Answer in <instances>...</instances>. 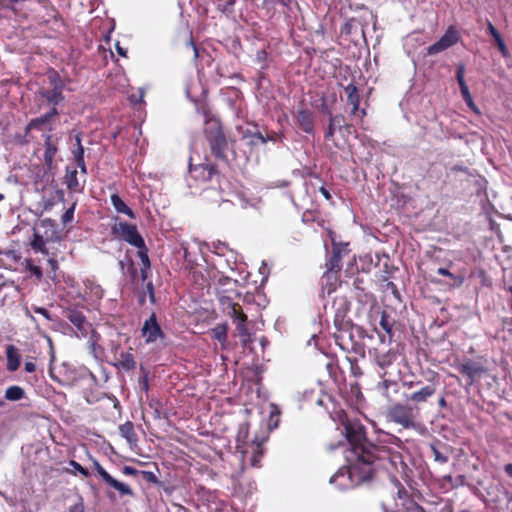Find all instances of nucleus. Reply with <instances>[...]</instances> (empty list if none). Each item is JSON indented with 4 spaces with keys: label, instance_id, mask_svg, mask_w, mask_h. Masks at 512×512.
Masks as SVG:
<instances>
[{
    "label": "nucleus",
    "instance_id": "obj_52",
    "mask_svg": "<svg viewBox=\"0 0 512 512\" xmlns=\"http://www.w3.org/2000/svg\"><path fill=\"white\" fill-rule=\"evenodd\" d=\"M33 311H34L35 313H37V314L42 315L43 317H45V318H46L47 320H49V321H52V320H53V318H52V316H51L50 312H49L46 308H44V307L34 306V307H33Z\"/></svg>",
    "mask_w": 512,
    "mask_h": 512
},
{
    "label": "nucleus",
    "instance_id": "obj_39",
    "mask_svg": "<svg viewBox=\"0 0 512 512\" xmlns=\"http://www.w3.org/2000/svg\"><path fill=\"white\" fill-rule=\"evenodd\" d=\"M390 387H393L394 388V392L397 393L398 392V385L395 381H391V380H384L382 381L381 383H379V389L381 390V393L384 397H386L387 399L391 400V396L389 394V388Z\"/></svg>",
    "mask_w": 512,
    "mask_h": 512
},
{
    "label": "nucleus",
    "instance_id": "obj_50",
    "mask_svg": "<svg viewBox=\"0 0 512 512\" xmlns=\"http://www.w3.org/2000/svg\"><path fill=\"white\" fill-rule=\"evenodd\" d=\"M437 273L441 276H447L449 278H451L452 280L454 281H458L460 284L463 282V277H460V276H455L453 273H451L448 269L446 268H438L437 269Z\"/></svg>",
    "mask_w": 512,
    "mask_h": 512
},
{
    "label": "nucleus",
    "instance_id": "obj_34",
    "mask_svg": "<svg viewBox=\"0 0 512 512\" xmlns=\"http://www.w3.org/2000/svg\"><path fill=\"white\" fill-rule=\"evenodd\" d=\"M228 325L226 323L217 324L211 329L212 338L219 341L224 347L227 343Z\"/></svg>",
    "mask_w": 512,
    "mask_h": 512
},
{
    "label": "nucleus",
    "instance_id": "obj_43",
    "mask_svg": "<svg viewBox=\"0 0 512 512\" xmlns=\"http://www.w3.org/2000/svg\"><path fill=\"white\" fill-rule=\"evenodd\" d=\"M263 447L261 443H257L254 449L253 456L251 458V464L253 467H259L260 466V460L263 456Z\"/></svg>",
    "mask_w": 512,
    "mask_h": 512
},
{
    "label": "nucleus",
    "instance_id": "obj_22",
    "mask_svg": "<svg viewBox=\"0 0 512 512\" xmlns=\"http://www.w3.org/2000/svg\"><path fill=\"white\" fill-rule=\"evenodd\" d=\"M298 127L307 134L314 133V114L307 108H298L295 113Z\"/></svg>",
    "mask_w": 512,
    "mask_h": 512
},
{
    "label": "nucleus",
    "instance_id": "obj_37",
    "mask_svg": "<svg viewBox=\"0 0 512 512\" xmlns=\"http://www.w3.org/2000/svg\"><path fill=\"white\" fill-rule=\"evenodd\" d=\"M25 396V391L18 385L9 386L5 391V398L9 401H18Z\"/></svg>",
    "mask_w": 512,
    "mask_h": 512
},
{
    "label": "nucleus",
    "instance_id": "obj_8",
    "mask_svg": "<svg viewBox=\"0 0 512 512\" xmlns=\"http://www.w3.org/2000/svg\"><path fill=\"white\" fill-rule=\"evenodd\" d=\"M189 174L199 183H207L213 179H219L220 172L215 164H213L207 157L201 163H193V158L189 162Z\"/></svg>",
    "mask_w": 512,
    "mask_h": 512
},
{
    "label": "nucleus",
    "instance_id": "obj_45",
    "mask_svg": "<svg viewBox=\"0 0 512 512\" xmlns=\"http://www.w3.org/2000/svg\"><path fill=\"white\" fill-rule=\"evenodd\" d=\"M248 136L251 137V141H250L251 144H256L257 143L256 140H258L262 144H265V143L268 142V137H265V135H263L259 131H256L254 133H251L250 131H247L244 134V137H248Z\"/></svg>",
    "mask_w": 512,
    "mask_h": 512
},
{
    "label": "nucleus",
    "instance_id": "obj_58",
    "mask_svg": "<svg viewBox=\"0 0 512 512\" xmlns=\"http://www.w3.org/2000/svg\"><path fill=\"white\" fill-rule=\"evenodd\" d=\"M142 474H143V477H144V479L146 481L152 482V483H156L157 482V477L155 476V474L153 472L142 471Z\"/></svg>",
    "mask_w": 512,
    "mask_h": 512
},
{
    "label": "nucleus",
    "instance_id": "obj_35",
    "mask_svg": "<svg viewBox=\"0 0 512 512\" xmlns=\"http://www.w3.org/2000/svg\"><path fill=\"white\" fill-rule=\"evenodd\" d=\"M464 74H465V66L463 64L458 65L457 71H456V79L459 84L462 97H463V99L464 98L470 99L471 94H470L469 88L465 82Z\"/></svg>",
    "mask_w": 512,
    "mask_h": 512
},
{
    "label": "nucleus",
    "instance_id": "obj_38",
    "mask_svg": "<svg viewBox=\"0 0 512 512\" xmlns=\"http://www.w3.org/2000/svg\"><path fill=\"white\" fill-rule=\"evenodd\" d=\"M47 78L49 81V88H54V89L59 88L61 90H64V86H65L64 82L56 70H54V69L49 70L47 73Z\"/></svg>",
    "mask_w": 512,
    "mask_h": 512
},
{
    "label": "nucleus",
    "instance_id": "obj_18",
    "mask_svg": "<svg viewBox=\"0 0 512 512\" xmlns=\"http://www.w3.org/2000/svg\"><path fill=\"white\" fill-rule=\"evenodd\" d=\"M486 492L488 496L487 502L495 506H498L504 501L507 503L512 502V492L501 484L490 485Z\"/></svg>",
    "mask_w": 512,
    "mask_h": 512
},
{
    "label": "nucleus",
    "instance_id": "obj_30",
    "mask_svg": "<svg viewBox=\"0 0 512 512\" xmlns=\"http://www.w3.org/2000/svg\"><path fill=\"white\" fill-rule=\"evenodd\" d=\"M77 170L76 168H70L69 166L66 168V175L64 177V183L66 187L72 192H81L82 188L80 187L78 178H77Z\"/></svg>",
    "mask_w": 512,
    "mask_h": 512
},
{
    "label": "nucleus",
    "instance_id": "obj_20",
    "mask_svg": "<svg viewBox=\"0 0 512 512\" xmlns=\"http://www.w3.org/2000/svg\"><path fill=\"white\" fill-rule=\"evenodd\" d=\"M58 139L54 138V136L50 133L44 135V154L43 161L47 170L51 171L54 168V158L58 152L57 147Z\"/></svg>",
    "mask_w": 512,
    "mask_h": 512
},
{
    "label": "nucleus",
    "instance_id": "obj_17",
    "mask_svg": "<svg viewBox=\"0 0 512 512\" xmlns=\"http://www.w3.org/2000/svg\"><path fill=\"white\" fill-rule=\"evenodd\" d=\"M457 370L466 378L468 386L474 384L477 376H481L486 373V369L481 364L471 360L458 364Z\"/></svg>",
    "mask_w": 512,
    "mask_h": 512
},
{
    "label": "nucleus",
    "instance_id": "obj_56",
    "mask_svg": "<svg viewBox=\"0 0 512 512\" xmlns=\"http://www.w3.org/2000/svg\"><path fill=\"white\" fill-rule=\"evenodd\" d=\"M29 271H30L34 276H36L38 279H41V278H42V276H43L42 269H41V267H39V266H36V265H30V266H29Z\"/></svg>",
    "mask_w": 512,
    "mask_h": 512
},
{
    "label": "nucleus",
    "instance_id": "obj_54",
    "mask_svg": "<svg viewBox=\"0 0 512 512\" xmlns=\"http://www.w3.org/2000/svg\"><path fill=\"white\" fill-rule=\"evenodd\" d=\"M149 269L150 268L141 267L138 274L139 283L145 284L147 282Z\"/></svg>",
    "mask_w": 512,
    "mask_h": 512
},
{
    "label": "nucleus",
    "instance_id": "obj_10",
    "mask_svg": "<svg viewBox=\"0 0 512 512\" xmlns=\"http://www.w3.org/2000/svg\"><path fill=\"white\" fill-rule=\"evenodd\" d=\"M93 468L99 479L108 488L116 490L121 497L134 495L133 490L128 484L121 482L111 476L96 459H93Z\"/></svg>",
    "mask_w": 512,
    "mask_h": 512
},
{
    "label": "nucleus",
    "instance_id": "obj_51",
    "mask_svg": "<svg viewBox=\"0 0 512 512\" xmlns=\"http://www.w3.org/2000/svg\"><path fill=\"white\" fill-rule=\"evenodd\" d=\"M128 273L130 275L132 283L138 285L139 284V279H138L139 273H138L137 268L134 266L133 262H131L130 265L128 266Z\"/></svg>",
    "mask_w": 512,
    "mask_h": 512
},
{
    "label": "nucleus",
    "instance_id": "obj_5",
    "mask_svg": "<svg viewBox=\"0 0 512 512\" xmlns=\"http://www.w3.org/2000/svg\"><path fill=\"white\" fill-rule=\"evenodd\" d=\"M419 414V408L409 404L394 403L388 408L387 417L390 421L401 425L405 429L416 427V418Z\"/></svg>",
    "mask_w": 512,
    "mask_h": 512
},
{
    "label": "nucleus",
    "instance_id": "obj_9",
    "mask_svg": "<svg viewBox=\"0 0 512 512\" xmlns=\"http://www.w3.org/2000/svg\"><path fill=\"white\" fill-rule=\"evenodd\" d=\"M112 234L136 248L144 246L145 241L134 224L119 222L112 227Z\"/></svg>",
    "mask_w": 512,
    "mask_h": 512
},
{
    "label": "nucleus",
    "instance_id": "obj_62",
    "mask_svg": "<svg viewBox=\"0 0 512 512\" xmlns=\"http://www.w3.org/2000/svg\"><path fill=\"white\" fill-rule=\"evenodd\" d=\"M75 148H84L83 145H82V133L81 132H78L76 133L75 137Z\"/></svg>",
    "mask_w": 512,
    "mask_h": 512
},
{
    "label": "nucleus",
    "instance_id": "obj_6",
    "mask_svg": "<svg viewBox=\"0 0 512 512\" xmlns=\"http://www.w3.org/2000/svg\"><path fill=\"white\" fill-rule=\"evenodd\" d=\"M335 328L336 332H334L333 337L337 346H339L345 352H353L362 357L365 356L364 345L356 341L352 334V323Z\"/></svg>",
    "mask_w": 512,
    "mask_h": 512
},
{
    "label": "nucleus",
    "instance_id": "obj_49",
    "mask_svg": "<svg viewBox=\"0 0 512 512\" xmlns=\"http://www.w3.org/2000/svg\"><path fill=\"white\" fill-rule=\"evenodd\" d=\"M431 450L435 461L442 464L448 461V457L442 454L434 444L431 445Z\"/></svg>",
    "mask_w": 512,
    "mask_h": 512
},
{
    "label": "nucleus",
    "instance_id": "obj_47",
    "mask_svg": "<svg viewBox=\"0 0 512 512\" xmlns=\"http://www.w3.org/2000/svg\"><path fill=\"white\" fill-rule=\"evenodd\" d=\"M76 205L77 203L73 202L72 205L62 215L61 221L64 225L70 223L73 220Z\"/></svg>",
    "mask_w": 512,
    "mask_h": 512
},
{
    "label": "nucleus",
    "instance_id": "obj_15",
    "mask_svg": "<svg viewBox=\"0 0 512 512\" xmlns=\"http://www.w3.org/2000/svg\"><path fill=\"white\" fill-rule=\"evenodd\" d=\"M141 334L145 338V342L147 344L154 343L157 340H162L165 338V334L159 325L156 314L153 312L148 319L145 320Z\"/></svg>",
    "mask_w": 512,
    "mask_h": 512
},
{
    "label": "nucleus",
    "instance_id": "obj_64",
    "mask_svg": "<svg viewBox=\"0 0 512 512\" xmlns=\"http://www.w3.org/2000/svg\"><path fill=\"white\" fill-rule=\"evenodd\" d=\"M464 101L466 102V104L472 108L473 110H476V105L472 99V96L470 95V99H467V98H464Z\"/></svg>",
    "mask_w": 512,
    "mask_h": 512
},
{
    "label": "nucleus",
    "instance_id": "obj_42",
    "mask_svg": "<svg viewBox=\"0 0 512 512\" xmlns=\"http://www.w3.org/2000/svg\"><path fill=\"white\" fill-rule=\"evenodd\" d=\"M380 326L389 335V337H392L393 325L390 323L389 315L386 311H382L381 313Z\"/></svg>",
    "mask_w": 512,
    "mask_h": 512
},
{
    "label": "nucleus",
    "instance_id": "obj_26",
    "mask_svg": "<svg viewBox=\"0 0 512 512\" xmlns=\"http://www.w3.org/2000/svg\"><path fill=\"white\" fill-rule=\"evenodd\" d=\"M39 96L46 101L48 105L56 107L64 101L63 90L54 88H41L38 92Z\"/></svg>",
    "mask_w": 512,
    "mask_h": 512
},
{
    "label": "nucleus",
    "instance_id": "obj_33",
    "mask_svg": "<svg viewBox=\"0 0 512 512\" xmlns=\"http://www.w3.org/2000/svg\"><path fill=\"white\" fill-rule=\"evenodd\" d=\"M397 358V353L389 350L385 353H379L376 355L375 361L379 367L386 369L391 366Z\"/></svg>",
    "mask_w": 512,
    "mask_h": 512
},
{
    "label": "nucleus",
    "instance_id": "obj_60",
    "mask_svg": "<svg viewBox=\"0 0 512 512\" xmlns=\"http://www.w3.org/2000/svg\"><path fill=\"white\" fill-rule=\"evenodd\" d=\"M319 192L322 194V196L328 200V201H331L332 200V195L331 193L329 192V190L325 187V186H321L319 188Z\"/></svg>",
    "mask_w": 512,
    "mask_h": 512
},
{
    "label": "nucleus",
    "instance_id": "obj_7",
    "mask_svg": "<svg viewBox=\"0 0 512 512\" xmlns=\"http://www.w3.org/2000/svg\"><path fill=\"white\" fill-rule=\"evenodd\" d=\"M225 313L230 317L236 325V330L243 345L251 342V334L248 329V317L244 313L242 306L239 303L229 301L225 308Z\"/></svg>",
    "mask_w": 512,
    "mask_h": 512
},
{
    "label": "nucleus",
    "instance_id": "obj_61",
    "mask_svg": "<svg viewBox=\"0 0 512 512\" xmlns=\"http://www.w3.org/2000/svg\"><path fill=\"white\" fill-rule=\"evenodd\" d=\"M145 284H146V289H147V292L149 293L150 299L152 302H154L155 295H154L153 283L151 281H148Z\"/></svg>",
    "mask_w": 512,
    "mask_h": 512
},
{
    "label": "nucleus",
    "instance_id": "obj_48",
    "mask_svg": "<svg viewBox=\"0 0 512 512\" xmlns=\"http://www.w3.org/2000/svg\"><path fill=\"white\" fill-rule=\"evenodd\" d=\"M69 465L73 467L76 471H78L83 477L88 478L90 476V472L87 468L83 467L75 460H70Z\"/></svg>",
    "mask_w": 512,
    "mask_h": 512
},
{
    "label": "nucleus",
    "instance_id": "obj_3",
    "mask_svg": "<svg viewBox=\"0 0 512 512\" xmlns=\"http://www.w3.org/2000/svg\"><path fill=\"white\" fill-rule=\"evenodd\" d=\"M60 240L55 221L45 218L40 221L38 228H34L30 246L35 253L49 254V249L55 248V242Z\"/></svg>",
    "mask_w": 512,
    "mask_h": 512
},
{
    "label": "nucleus",
    "instance_id": "obj_40",
    "mask_svg": "<svg viewBox=\"0 0 512 512\" xmlns=\"http://www.w3.org/2000/svg\"><path fill=\"white\" fill-rule=\"evenodd\" d=\"M57 254H58L57 248L49 249V254H44L45 256L48 257L47 264L49 265L50 270L53 273H55L59 269V264L57 261Z\"/></svg>",
    "mask_w": 512,
    "mask_h": 512
},
{
    "label": "nucleus",
    "instance_id": "obj_2",
    "mask_svg": "<svg viewBox=\"0 0 512 512\" xmlns=\"http://www.w3.org/2000/svg\"><path fill=\"white\" fill-rule=\"evenodd\" d=\"M201 111L205 118L203 133L212 155L217 159L227 160L225 152L228 148V141L224 134L220 119L215 117L206 106H203Z\"/></svg>",
    "mask_w": 512,
    "mask_h": 512
},
{
    "label": "nucleus",
    "instance_id": "obj_1",
    "mask_svg": "<svg viewBox=\"0 0 512 512\" xmlns=\"http://www.w3.org/2000/svg\"><path fill=\"white\" fill-rule=\"evenodd\" d=\"M344 431L350 449L346 454L347 475L353 485H359L373 478L376 471L384 469L389 473L404 472L407 469L402 455L384 445L370 442L365 427L358 421H346Z\"/></svg>",
    "mask_w": 512,
    "mask_h": 512
},
{
    "label": "nucleus",
    "instance_id": "obj_4",
    "mask_svg": "<svg viewBox=\"0 0 512 512\" xmlns=\"http://www.w3.org/2000/svg\"><path fill=\"white\" fill-rule=\"evenodd\" d=\"M3 9L11 10L15 16L27 18L31 13L37 12L39 7L47 11L49 17H55L56 10L47 1L40 0H0Z\"/></svg>",
    "mask_w": 512,
    "mask_h": 512
},
{
    "label": "nucleus",
    "instance_id": "obj_32",
    "mask_svg": "<svg viewBox=\"0 0 512 512\" xmlns=\"http://www.w3.org/2000/svg\"><path fill=\"white\" fill-rule=\"evenodd\" d=\"M487 29L489 34L493 37L494 41L496 42L501 54L504 57H507L508 49L499 31L494 27V25L490 21H488Z\"/></svg>",
    "mask_w": 512,
    "mask_h": 512
},
{
    "label": "nucleus",
    "instance_id": "obj_59",
    "mask_svg": "<svg viewBox=\"0 0 512 512\" xmlns=\"http://www.w3.org/2000/svg\"><path fill=\"white\" fill-rule=\"evenodd\" d=\"M24 369L28 373H33L36 371V365L33 361H26L24 365Z\"/></svg>",
    "mask_w": 512,
    "mask_h": 512
},
{
    "label": "nucleus",
    "instance_id": "obj_13",
    "mask_svg": "<svg viewBox=\"0 0 512 512\" xmlns=\"http://www.w3.org/2000/svg\"><path fill=\"white\" fill-rule=\"evenodd\" d=\"M438 384L439 375L438 373L434 372L432 378L430 379V383L411 393L407 400L414 404L413 407H418V405L426 403L429 398L435 395Z\"/></svg>",
    "mask_w": 512,
    "mask_h": 512
},
{
    "label": "nucleus",
    "instance_id": "obj_25",
    "mask_svg": "<svg viewBox=\"0 0 512 512\" xmlns=\"http://www.w3.org/2000/svg\"><path fill=\"white\" fill-rule=\"evenodd\" d=\"M131 350L132 348H130L129 351H121L119 355L116 357V362L114 363V366L118 370H124L126 372H129L136 368L137 363Z\"/></svg>",
    "mask_w": 512,
    "mask_h": 512
},
{
    "label": "nucleus",
    "instance_id": "obj_41",
    "mask_svg": "<svg viewBox=\"0 0 512 512\" xmlns=\"http://www.w3.org/2000/svg\"><path fill=\"white\" fill-rule=\"evenodd\" d=\"M358 20L356 18L348 19L341 27V33L345 35H352L357 29Z\"/></svg>",
    "mask_w": 512,
    "mask_h": 512
},
{
    "label": "nucleus",
    "instance_id": "obj_19",
    "mask_svg": "<svg viewBox=\"0 0 512 512\" xmlns=\"http://www.w3.org/2000/svg\"><path fill=\"white\" fill-rule=\"evenodd\" d=\"M66 318L75 326L82 336H87L91 328L86 316L76 308H68L65 311Z\"/></svg>",
    "mask_w": 512,
    "mask_h": 512
},
{
    "label": "nucleus",
    "instance_id": "obj_14",
    "mask_svg": "<svg viewBox=\"0 0 512 512\" xmlns=\"http://www.w3.org/2000/svg\"><path fill=\"white\" fill-rule=\"evenodd\" d=\"M459 41V34L454 26H449L441 38L430 45L427 49L429 55L438 54L451 46L455 45Z\"/></svg>",
    "mask_w": 512,
    "mask_h": 512
},
{
    "label": "nucleus",
    "instance_id": "obj_16",
    "mask_svg": "<svg viewBox=\"0 0 512 512\" xmlns=\"http://www.w3.org/2000/svg\"><path fill=\"white\" fill-rule=\"evenodd\" d=\"M327 114L329 115V123L324 135L325 140H332L336 131L342 133L345 130L347 134L351 133V125L346 122L342 114L333 115L329 111Z\"/></svg>",
    "mask_w": 512,
    "mask_h": 512
},
{
    "label": "nucleus",
    "instance_id": "obj_31",
    "mask_svg": "<svg viewBox=\"0 0 512 512\" xmlns=\"http://www.w3.org/2000/svg\"><path fill=\"white\" fill-rule=\"evenodd\" d=\"M110 199L114 209L118 213L125 214L130 218H135L133 210L126 205L118 194H112Z\"/></svg>",
    "mask_w": 512,
    "mask_h": 512
},
{
    "label": "nucleus",
    "instance_id": "obj_57",
    "mask_svg": "<svg viewBox=\"0 0 512 512\" xmlns=\"http://www.w3.org/2000/svg\"><path fill=\"white\" fill-rule=\"evenodd\" d=\"M122 473L127 476H136L138 474V470L132 466H124L122 468Z\"/></svg>",
    "mask_w": 512,
    "mask_h": 512
},
{
    "label": "nucleus",
    "instance_id": "obj_36",
    "mask_svg": "<svg viewBox=\"0 0 512 512\" xmlns=\"http://www.w3.org/2000/svg\"><path fill=\"white\" fill-rule=\"evenodd\" d=\"M62 369H66V365H63L61 369H59L58 374L54 373L53 369H49V373L51 378L59 383L62 386H69L72 383L73 378L65 372L62 373Z\"/></svg>",
    "mask_w": 512,
    "mask_h": 512
},
{
    "label": "nucleus",
    "instance_id": "obj_29",
    "mask_svg": "<svg viewBox=\"0 0 512 512\" xmlns=\"http://www.w3.org/2000/svg\"><path fill=\"white\" fill-rule=\"evenodd\" d=\"M343 89L347 94V102L352 105L351 115H356V113L359 111L360 105V95L358 88L354 83H350L347 86H344Z\"/></svg>",
    "mask_w": 512,
    "mask_h": 512
},
{
    "label": "nucleus",
    "instance_id": "obj_28",
    "mask_svg": "<svg viewBox=\"0 0 512 512\" xmlns=\"http://www.w3.org/2000/svg\"><path fill=\"white\" fill-rule=\"evenodd\" d=\"M7 370L16 371L20 367L21 355L17 347L12 344L6 346Z\"/></svg>",
    "mask_w": 512,
    "mask_h": 512
},
{
    "label": "nucleus",
    "instance_id": "obj_11",
    "mask_svg": "<svg viewBox=\"0 0 512 512\" xmlns=\"http://www.w3.org/2000/svg\"><path fill=\"white\" fill-rule=\"evenodd\" d=\"M350 310V301L345 295H337L333 299L330 311L333 314V323L335 327L345 326L352 322L347 318Z\"/></svg>",
    "mask_w": 512,
    "mask_h": 512
},
{
    "label": "nucleus",
    "instance_id": "obj_12",
    "mask_svg": "<svg viewBox=\"0 0 512 512\" xmlns=\"http://www.w3.org/2000/svg\"><path fill=\"white\" fill-rule=\"evenodd\" d=\"M332 252L327 259L325 266L328 270L340 271L342 270V259L350 253L349 242H338L334 237H331Z\"/></svg>",
    "mask_w": 512,
    "mask_h": 512
},
{
    "label": "nucleus",
    "instance_id": "obj_23",
    "mask_svg": "<svg viewBox=\"0 0 512 512\" xmlns=\"http://www.w3.org/2000/svg\"><path fill=\"white\" fill-rule=\"evenodd\" d=\"M59 114L57 107H51L50 110L40 117L32 119L25 128L27 134L30 130H42L44 126L50 125L54 117Z\"/></svg>",
    "mask_w": 512,
    "mask_h": 512
},
{
    "label": "nucleus",
    "instance_id": "obj_44",
    "mask_svg": "<svg viewBox=\"0 0 512 512\" xmlns=\"http://www.w3.org/2000/svg\"><path fill=\"white\" fill-rule=\"evenodd\" d=\"M137 249H138L137 255L141 260L142 267L150 268L151 263H150V259L148 256V249L146 247V244L144 243L143 247L137 248Z\"/></svg>",
    "mask_w": 512,
    "mask_h": 512
},
{
    "label": "nucleus",
    "instance_id": "obj_24",
    "mask_svg": "<svg viewBox=\"0 0 512 512\" xmlns=\"http://www.w3.org/2000/svg\"><path fill=\"white\" fill-rule=\"evenodd\" d=\"M121 437H123L131 449H135L138 446L139 438L135 431L134 424L131 421L119 425L118 427Z\"/></svg>",
    "mask_w": 512,
    "mask_h": 512
},
{
    "label": "nucleus",
    "instance_id": "obj_27",
    "mask_svg": "<svg viewBox=\"0 0 512 512\" xmlns=\"http://www.w3.org/2000/svg\"><path fill=\"white\" fill-rule=\"evenodd\" d=\"M391 480L395 488L397 489V499L400 501V503L397 505L403 510V512H407L408 503L417 502L410 496L407 489L401 484V482L395 476H392Z\"/></svg>",
    "mask_w": 512,
    "mask_h": 512
},
{
    "label": "nucleus",
    "instance_id": "obj_46",
    "mask_svg": "<svg viewBox=\"0 0 512 512\" xmlns=\"http://www.w3.org/2000/svg\"><path fill=\"white\" fill-rule=\"evenodd\" d=\"M349 363H350V370L354 377L358 378L363 375L362 369L359 367L357 363V358L355 357H347Z\"/></svg>",
    "mask_w": 512,
    "mask_h": 512
},
{
    "label": "nucleus",
    "instance_id": "obj_53",
    "mask_svg": "<svg viewBox=\"0 0 512 512\" xmlns=\"http://www.w3.org/2000/svg\"><path fill=\"white\" fill-rule=\"evenodd\" d=\"M72 154L76 163L84 160V148H75Z\"/></svg>",
    "mask_w": 512,
    "mask_h": 512
},
{
    "label": "nucleus",
    "instance_id": "obj_21",
    "mask_svg": "<svg viewBox=\"0 0 512 512\" xmlns=\"http://www.w3.org/2000/svg\"><path fill=\"white\" fill-rule=\"evenodd\" d=\"M341 283L340 271L326 269L321 277V295L323 297L325 293L330 295L341 285Z\"/></svg>",
    "mask_w": 512,
    "mask_h": 512
},
{
    "label": "nucleus",
    "instance_id": "obj_63",
    "mask_svg": "<svg viewBox=\"0 0 512 512\" xmlns=\"http://www.w3.org/2000/svg\"><path fill=\"white\" fill-rule=\"evenodd\" d=\"M504 471L506 475L512 479V463H508L504 466Z\"/></svg>",
    "mask_w": 512,
    "mask_h": 512
},
{
    "label": "nucleus",
    "instance_id": "obj_55",
    "mask_svg": "<svg viewBox=\"0 0 512 512\" xmlns=\"http://www.w3.org/2000/svg\"><path fill=\"white\" fill-rule=\"evenodd\" d=\"M407 512H426L418 503H408Z\"/></svg>",
    "mask_w": 512,
    "mask_h": 512
}]
</instances>
